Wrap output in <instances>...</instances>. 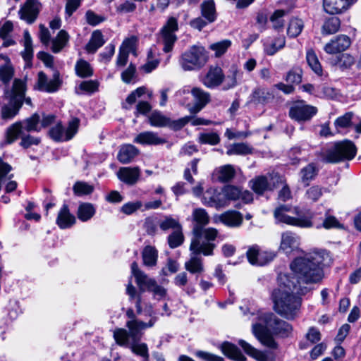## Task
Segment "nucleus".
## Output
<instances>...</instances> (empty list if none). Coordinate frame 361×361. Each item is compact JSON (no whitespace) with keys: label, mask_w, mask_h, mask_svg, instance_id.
Wrapping results in <instances>:
<instances>
[{"label":"nucleus","mask_w":361,"mask_h":361,"mask_svg":"<svg viewBox=\"0 0 361 361\" xmlns=\"http://www.w3.org/2000/svg\"><path fill=\"white\" fill-rule=\"evenodd\" d=\"M317 113V107L307 104L304 101L295 102L289 109V116L299 123L310 121Z\"/></svg>","instance_id":"obj_10"},{"label":"nucleus","mask_w":361,"mask_h":361,"mask_svg":"<svg viewBox=\"0 0 361 361\" xmlns=\"http://www.w3.org/2000/svg\"><path fill=\"white\" fill-rule=\"evenodd\" d=\"M15 75V69L12 63L8 60L4 64L0 65V82L4 85V89L11 87V81Z\"/></svg>","instance_id":"obj_31"},{"label":"nucleus","mask_w":361,"mask_h":361,"mask_svg":"<svg viewBox=\"0 0 361 361\" xmlns=\"http://www.w3.org/2000/svg\"><path fill=\"white\" fill-rule=\"evenodd\" d=\"M340 27V19L336 16L330 17L324 21L322 27V34L323 35H333L339 30Z\"/></svg>","instance_id":"obj_38"},{"label":"nucleus","mask_w":361,"mask_h":361,"mask_svg":"<svg viewBox=\"0 0 361 361\" xmlns=\"http://www.w3.org/2000/svg\"><path fill=\"white\" fill-rule=\"evenodd\" d=\"M224 196L226 207H227L231 201H235L240 199V190L233 185H226L222 188Z\"/></svg>","instance_id":"obj_52"},{"label":"nucleus","mask_w":361,"mask_h":361,"mask_svg":"<svg viewBox=\"0 0 361 361\" xmlns=\"http://www.w3.org/2000/svg\"><path fill=\"white\" fill-rule=\"evenodd\" d=\"M324 188L318 185H314L310 187L305 191V198L312 202H317L323 195Z\"/></svg>","instance_id":"obj_57"},{"label":"nucleus","mask_w":361,"mask_h":361,"mask_svg":"<svg viewBox=\"0 0 361 361\" xmlns=\"http://www.w3.org/2000/svg\"><path fill=\"white\" fill-rule=\"evenodd\" d=\"M105 44L104 35L99 30H94L86 44L85 49L88 53L94 54Z\"/></svg>","instance_id":"obj_32"},{"label":"nucleus","mask_w":361,"mask_h":361,"mask_svg":"<svg viewBox=\"0 0 361 361\" xmlns=\"http://www.w3.org/2000/svg\"><path fill=\"white\" fill-rule=\"evenodd\" d=\"M318 169L314 163H310L303 167L300 171L301 182L308 186L310 181L313 180L318 174Z\"/></svg>","instance_id":"obj_35"},{"label":"nucleus","mask_w":361,"mask_h":361,"mask_svg":"<svg viewBox=\"0 0 361 361\" xmlns=\"http://www.w3.org/2000/svg\"><path fill=\"white\" fill-rule=\"evenodd\" d=\"M356 154V147L350 140H345L334 143L322 154V160L326 163H337L345 159H352Z\"/></svg>","instance_id":"obj_5"},{"label":"nucleus","mask_w":361,"mask_h":361,"mask_svg":"<svg viewBox=\"0 0 361 361\" xmlns=\"http://www.w3.org/2000/svg\"><path fill=\"white\" fill-rule=\"evenodd\" d=\"M231 41L224 39L209 45V49L214 51L215 56L219 57L224 54L228 49L231 46Z\"/></svg>","instance_id":"obj_58"},{"label":"nucleus","mask_w":361,"mask_h":361,"mask_svg":"<svg viewBox=\"0 0 361 361\" xmlns=\"http://www.w3.org/2000/svg\"><path fill=\"white\" fill-rule=\"evenodd\" d=\"M198 141L201 144H208L216 145L220 142L219 135L214 132L200 133L198 137Z\"/></svg>","instance_id":"obj_60"},{"label":"nucleus","mask_w":361,"mask_h":361,"mask_svg":"<svg viewBox=\"0 0 361 361\" xmlns=\"http://www.w3.org/2000/svg\"><path fill=\"white\" fill-rule=\"evenodd\" d=\"M133 142L142 145H160L167 142L166 139L159 136L157 133L145 131L137 135Z\"/></svg>","instance_id":"obj_20"},{"label":"nucleus","mask_w":361,"mask_h":361,"mask_svg":"<svg viewBox=\"0 0 361 361\" xmlns=\"http://www.w3.org/2000/svg\"><path fill=\"white\" fill-rule=\"evenodd\" d=\"M61 83L60 73L58 71L55 70L54 71L52 78L50 80L43 71H40L37 74V80L34 85V89L41 92L53 93L58 91Z\"/></svg>","instance_id":"obj_11"},{"label":"nucleus","mask_w":361,"mask_h":361,"mask_svg":"<svg viewBox=\"0 0 361 361\" xmlns=\"http://www.w3.org/2000/svg\"><path fill=\"white\" fill-rule=\"evenodd\" d=\"M143 264L149 267L156 266L158 258L157 250L151 245L145 246L142 252Z\"/></svg>","instance_id":"obj_36"},{"label":"nucleus","mask_w":361,"mask_h":361,"mask_svg":"<svg viewBox=\"0 0 361 361\" xmlns=\"http://www.w3.org/2000/svg\"><path fill=\"white\" fill-rule=\"evenodd\" d=\"M126 316L128 320L126 322V326L128 329V331L123 328L116 329L114 331V338L116 343L120 345H128L129 338L134 341L138 340L142 336V330L154 326V319L148 322L140 321L137 318L132 308L126 310Z\"/></svg>","instance_id":"obj_3"},{"label":"nucleus","mask_w":361,"mask_h":361,"mask_svg":"<svg viewBox=\"0 0 361 361\" xmlns=\"http://www.w3.org/2000/svg\"><path fill=\"white\" fill-rule=\"evenodd\" d=\"M193 238L191 240L190 250L192 255L202 254L204 256H212L216 247L214 241L218 235V231L214 228H202L194 226L192 228Z\"/></svg>","instance_id":"obj_4"},{"label":"nucleus","mask_w":361,"mask_h":361,"mask_svg":"<svg viewBox=\"0 0 361 361\" xmlns=\"http://www.w3.org/2000/svg\"><path fill=\"white\" fill-rule=\"evenodd\" d=\"M116 12L120 16L134 13L137 9V5L131 0H124L116 5Z\"/></svg>","instance_id":"obj_53"},{"label":"nucleus","mask_w":361,"mask_h":361,"mask_svg":"<svg viewBox=\"0 0 361 361\" xmlns=\"http://www.w3.org/2000/svg\"><path fill=\"white\" fill-rule=\"evenodd\" d=\"M221 350L225 355L235 361L246 360V357L243 355L240 349L229 342H224L221 345Z\"/></svg>","instance_id":"obj_34"},{"label":"nucleus","mask_w":361,"mask_h":361,"mask_svg":"<svg viewBox=\"0 0 361 361\" xmlns=\"http://www.w3.org/2000/svg\"><path fill=\"white\" fill-rule=\"evenodd\" d=\"M285 44L286 39L283 36H279L274 39H267L264 42V50L267 55L272 56L283 48Z\"/></svg>","instance_id":"obj_30"},{"label":"nucleus","mask_w":361,"mask_h":361,"mask_svg":"<svg viewBox=\"0 0 361 361\" xmlns=\"http://www.w3.org/2000/svg\"><path fill=\"white\" fill-rule=\"evenodd\" d=\"M80 120L73 118L66 127L61 122L57 123L49 130V137L55 142H66L71 140L78 131Z\"/></svg>","instance_id":"obj_8"},{"label":"nucleus","mask_w":361,"mask_h":361,"mask_svg":"<svg viewBox=\"0 0 361 361\" xmlns=\"http://www.w3.org/2000/svg\"><path fill=\"white\" fill-rule=\"evenodd\" d=\"M148 119L152 126L159 128L169 127L173 130H178L190 121V118L185 116L176 121H172L160 111H155L148 116Z\"/></svg>","instance_id":"obj_9"},{"label":"nucleus","mask_w":361,"mask_h":361,"mask_svg":"<svg viewBox=\"0 0 361 361\" xmlns=\"http://www.w3.org/2000/svg\"><path fill=\"white\" fill-rule=\"evenodd\" d=\"M73 190L75 195L82 196L91 194L94 188L87 183L78 181L74 184Z\"/></svg>","instance_id":"obj_61"},{"label":"nucleus","mask_w":361,"mask_h":361,"mask_svg":"<svg viewBox=\"0 0 361 361\" xmlns=\"http://www.w3.org/2000/svg\"><path fill=\"white\" fill-rule=\"evenodd\" d=\"M23 123V129L27 132H39L41 130L40 126V116L38 114L35 113L30 117L25 119L21 122Z\"/></svg>","instance_id":"obj_42"},{"label":"nucleus","mask_w":361,"mask_h":361,"mask_svg":"<svg viewBox=\"0 0 361 361\" xmlns=\"http://www.w3.org/2000/svg\"><path fill=\"white\" fill-rule=\"evenodd\" d=\"M75 70L77 75L80 78H88L93 75V69L90 64L83 59H80L76 62Z\"/></svg>","instance_id":"obj_47"},{"label":"nucleus","mask_w":361,"mask_h":361,"mask_svg":"<svg viewBox=\"0 0 361 361\" xmlns=\"http://www.w3.org/2000/svg\"><path fill=\"white\" fill-rule=\"evenodd\" d=\"M330 260L329 252L314 250L304 257L295 258L290 264L289 274L279 276V286L271 293L274 310L286 319H293L301 305L296 295H305L310 291L308 284L322 281L324 272L321 267Z\"/></svg>","instance_id":"obj_1"},{"label":"nucleus","mask_w":361,"mask_h":361,"mask_svg":"<svg viewBox=\"0 0 361 361\" xmlns=\"http://www.w3.org/2000/svg\"><path fill=\"white\" fill-rule=\"evenodd\" d=\"M11 90L10 93L13 95H18L21 99L22 106L24 103L30 106H32V99L30 97H26L27 90L26 78H14L11 82V86L8 87Z\"/></svg>","instance_id":"obj_18"},{"label":"nucleus","mask_w":361,"mask_h":361,"mask_svg":"<svg viewBox=\"0 0 361 361\" xmlns=\"http://www.w3.org/2000/svg\"><path fill=\"white\" fill-rule=\"evenodd\" d=\"M275 178H279V175L274 172L264 176H258L250 180L249 185L257 195H263L265 191L273 190L274 183L271 181Z\"/></svg>","instance_id":"obj_14"},{"label":"nucleus","mask_w":361,"mask_h":361,"mask_svg":"<svg viewBox=\"0 0 361 361\" xmlns=\"http://www.w3.org/2000/svg\"><path fill=\"white\" fill-rule=\"evenodd\" d=\"M238 344L247 355L257 361H276L275 355L271 353L259 351L243 340H240Z\"/></svg>","instance_id":"obj_21"},{"label":"nucleus","mask_w":361,"mask_h":361,"mask_svg":"<svg viewBox=\"0 0 361 361\" xmlns=\"http://www.w3.org/2000/svg\"><path fill=\"white\" fill-rule=\"evenodd\" d=\"M7 87L4 90V97L8 101V104H4L1 109L2 119L8 121L13 119L17 116L22 108L21 99L18 95H13Z\"/></svg>","instance_id":"obj_12"},{"label":"nucleus","mask_w":361,"mask_h":361,"mask_svg":"<svg viewBox=\"0 0 361 361\" xmlns=\"http://www.w3.org/2000/svg\"><path fill=\"white\" fill-rule=\"evenodd\" d=\"M193 219L197 224L195 226H200L202 228L207 225L209 221V217L205 209L202 208L195 209L192 212Z\"/></svg>","instance_id":"obj_59"},{"label":"nucleus","mask_w":361,"mask_h":361,"mask_svg":"<svg viewBox=\"0 0 361 361\" xmlns=\"http://www.w3.org/2000/svg\"><path fill=\"white\" fill-rule=\"evenodd\" d=\"M135 282L139 288L140 293H143L152 288L156 281L142 272L140 273L137 277L135 278Z\"/></svg>","instance_id":"obj_48"},{"label":"nucleus","mask_w":361,"mask_h":361,"mask_svg":"<svg viewBox=\"0 0 361 361\" xmlns=\"http://www.w3.org/2000/svg\"><path fill=\"white\" fill-rule=\"evenodd\" d=\"M69 39V35L66 31L61 30L52 41L51 51L59 53L66 45Z\"/></svg>","instance_id":"obj_44"},{"label":"nucleus","mask_w":361,"mask_h":361,"mask_svg":"<svg viewBox=\"0 0 361 361\" xmlns=\"http://www.w3.org/2000/svg\"><path fill=\"white\" fill-rule=\"evenodd\" d=\"M253 152V148L247 143H235L232 145L227 150L228 155H247Z\"/></svg>","instance_id":"obj_45"},{"label":"nucleus","mask_w":361,"mask_h":361,"mask_svg":"<svg viewBox=\"0 0 361 361\" xmlns=\"http://www.w3.org/2000/svg\"><path fill=\"white\" fill-rule=\"evenodd\" d=\"M355 63V59L348 54H342L337 56L335 64L340 68L347 69L350 68Z\"/></svg>","instance_id":"obj_62"},{"label":"nucleus","mask_w":361,"mask_h":361,"mask_svg":"<svg viewBox=\"0 0 361 361\" xmlns=\"http://www.w3.org/2000/svg\"><path fill=\"white\" fill-rule=\"evenodd\" d=\"M202 203L209 207L216 209L226 207V202L223 190L215 188H208L204 193L202 199Z\"/></svg>","instance_id":"obj_16"},{"label":"nucleus","mask_w":361,"mask_h":361,"mask_svg":"<svg viewBox=\"0 0 361 361\" xmlns=\"http://www.w3.org/2000/svg\"><path fill=\"white\" fill-rule=\"evenodd\" d=\"M178 29V20L174 17H170L161 30L162 41L164 43L163 51L170 52L177 40L175 32Z\"/></svg>","instance_id":"obj_13"},{"label":"nucleus","mask_w":361,"mask_h":361,"mask_svg":"<svg viewBox=\"0 0 361 361\" xmlns=\"http://www.w3.org/2000/svg\"><path fill=\"white\" fill-rule=\"evenodd\" d=\"M184 235L183 233L182 226L173 231L167 238L169 246L171 249L180 246L184 242Z\"/></svg>","instance_id":"obj_49"},{"label":"nucleus","mask_w":361,"mask_h":361,"mask_svg":"<svg viewBox=\"0 0 361 361\" xmlns=\"http://www.w3.org/2000/svg\"><path fill=\"white\" fill-rule=\"evenodd\" d=\"M250 98V102L254 104H266L274 99V95L270 90L266 87H257L253 90Z\"/></svg>","instance_id":"obj_24"},{"label":"nucleus","mask_w":361,"mask_h":361,"mask_svg":"<svg viewBox=\"0 0 361 361\" xmlns=\"http://www.w3.org/2000/svg\"><path fill=\"white\" fill-rule=\"evenodd\" d=\"M355 0H324V11L329 14L341 13L345 11Z\"/></svg>","instance_id":"obj_23"},{"label":"nucleus","mask_w":361,"mask_h":361,"mask_svg":"<svg viewBox=\"0 0 361 361\" xmlns=\"http://www.w3.org/2000/svg\"><path fill=\"white\" fill-rule=\"evenodd\" d=\"M158 225L160 229L164 232L170 229L173 231L182 226L178 219H174L170 215L164 216L162 219L158 221Z\"/></svg>","instance_id":"obj_43"},{"label":"nucleus","mask_w":361,"mask_h":361,"mask_svg":"<svg viewBox=\"0 0 361 361\" xmlns=\"http://www.w3.org/2000/svg\"><path fill=\"white\" fill-rule=\"evenodd\" d=\"M292 213L295 214V216H290L286 213H279V212H274V216L278 222L290 226L300 228H311L314 226L313 216L310 209L302 210L295 207L293 208Z\"/></svg>","instance_id":"obj_7"},{"label":"nucleus","mask_w":361,"mask_h":361,"mask_svg":"<svg viewBox=\"0 0 361 361\" xmlns=\"http://www.w3.org/2000/svg\"><path fill=\"white\" fill-rule=\"evenodd\" d=\"M235 169L232 165L228 164L219 169L218 179L221 183H227L231 181L235 177Z\"/></svg>","instance_id":"obj_54"},{"label":"nucleus","mask_w":361,"mask_h":361,"mask_svg":"<svg viewBox=\"0 0 361 361\" xmlns=\"http://www.w3.org/2000/svg\"><path fill=\"white\" fill-rule=\"evenodd\" d=\"M117 176L122 182L133 185L139 180L140 170L138 167H121L118 170Z\"/></svg>","instance_id":"obj_22"},{"label":"nucleus","mask_w":361,"mask_h":361,"mask_svg":"<svg viewBox=\"0 0 361 361\" xmlns=\"http://www.w3.org/2000/svg\"><path fill=\"white\" fill-rule=\"evenodd\" d=\"M139 153V150L134 145L130 144L121 146L117 155L118 160L123 164L130 163Z\"/></svg>","instance_id":"obj_28"},{"label":"nucleus","mask_w":361,"mask_h":361,"mask_svg":"<svg viewBox=\"0 0 361 361\" xmlns=\"http://www.w3.org/2000/svg\"><path fill=\"white\" fill-rule=\"evenodd\" d=\"M306 60L310 68L318 75H322V68L319 59L312 49H310L306 54Z\"/></svg>","instance_id":"obj_51"},{"label":"nucleus","mask_w":361,"mask_h":361,"mask_svg":"<svg viewBox=\"0 0 361 361\" xmlns=\"http://www.w3.org/2000/svg\"><path fill=\"white\" fill-rule=\"evenodd\" d=\"M219 219L224 224L230 227H237L243 222L242 214L236 211L229 210L221 214Z\"/></svg>","instance_id":"obj_29"},{"label":"nucleus","mask_w":361,"mask_h":361,"mask_svg":"<svg viewBox=\"0 0 361 361\" xmlns=\"http://www.w3.org/2000/svg\"><path fill=\"white\" fill-rule=\"evenodd\" d=\"M208 60L206 50L201 46H192L181 55L180 65L184 71H194L203 67Z\"/></svg>","instance_id":"obj_6"},{"label":"nucleus","mask_w":361,"mask_h":361,"mask_svg":"<svg viewBox=\"0 0 361 361\" xmlns=\"http://www.w3.org/2000/svg\"><path fill=\"white\" fill-rule=\"evenodd\" d=\"M224 78L223 71L219 66H211L202 82L207 87L213 89L219 86Z\"/></svg>","instance_id":"obj_19"},{"label":"nucleus","mask_w":361,"mask_h":361,"mask_svg":"<svg viewBox=\"0 0 361 361\" xmlns=\"http://www.w3.org/2000/svg\"><path fill=\"white\" fill-rule=\"evenodd\" d=\"M303 27L304 23L302 20L299 18H293L290 20L288 27V35L290 37H296L301 33Z\"/></svg>","instance_id":"obj_56"},{"label":"nucleus","mask_w":361,"mask_h":361,"mask_svg":"<svg viewBox=\"0 0 361 361\" xmlns=\"http://www.w3.org/2000/svg\"><path fill=\"white\" fill-rule=\"evenodd\" d=\"M95 214V209L90 203H82L78 209V217L82 221L90 220Z\"/></svg>","instance_id":"obj_46"},{"label":"nucleus","mask_w":361,"mask_h":361,"mask_svg":"<svg viewBox=\"0 0 361 361\" xmlns=\"http://www.w3.org/2000/svg\"><path fill=\"white\" fill-rule=\"evenodd\" d=\"M41 9V4L38 0H26L18 11L21 20L28 24H32L38 17Z\"/></svg>","instance_id":"obj_15"},{"label":"nucleus","mask_w":361,"mask_h":361,"mask_svg":"<svg viewBox=\"0 0 361 361\" xmlns=\"http://www.w3.org/2000/svg\"><path fill=\"white\" fill-rule=\"evenodd\" d=\"M197 255H192L190 259L185 263L186 270L191 274H201L204 271L202 259Z\"/></svg>","instance_id":"obj_39"},{"label":"nucleus","mask_w":361,"mask_h":361,"mask_svg":"<svg viewBox=\"0 0 361 361\" xmlns=\"http://www.w3.org/2000/svg\"><path fill=\"white\" fill-rule=\"evenodd\" d=\"M99 82L96 80L82 81L78 86V88L82 92L92 94L98 90Z\"/></svg>","instance_id":"obj_64"},{"label":"nucleus","mask_w":361,"mask_h":361,"mask_svg":"<svg viewBox=\"0 0 361 361\" xmlns=\"http://www.w3.org/2000/svg\"><path fill=\"white\" fill-rule=\"evenodd\" d=\"M350 44L351 40L348 35H339L326 44L324 49L327 54H334L345 51Z\"/></svg>","instance_id":"obj_17"},{"label":"nucleus","mask_w":361,"mask_h":361,"mask_svg":"<svg viewBox=\"0 0 361 361\" xmlns=\"http://www.w3.org/2000/svg\"><path fill=\"white\" fill-rule=\"evenodd\" d=\"M23 123L21 121L16 122L9 126L6 132V143L11 144L18 139L19 135H23Z\"/></svg>","instance_id":"obj_40"},{"label":"nucleus","mask_w":361,"mask_h":361,"mask_svg":"<svg viewBox=\"0 0 361 361\" xmlns=\"http://www.w3.org/2000/svg\"><path fill=\"white\" fill-rule=\"evenodd\" d=\"M243 73L237 69L235 67H232L230 70V74L227 75L226 85L224 87V90H228L235 87L238 84V80L241 79Z\"/></svg>","instance_id":"obj_55"},{"label":"nucleus","mask_w":361,"mask_h":361,"mask_svg":"<svg viewBox=\"0 0 361 361\" xmlns=\"http://www.w3.org/2000/svg\"><path fill=\"white\" fill-rule=\"evenodd\" d=\"M140 338L137 341H134L132 338H128V344L125 346H130L132 351L137 355L142 357L145 361H149V354L147 345L145 343H139L140 341Z\"/></svg>","instance_id":"obj_41"},{"label":"nucleus","mask_w":361,"mask_h":361,"mask_svg":"<svg viewBox=\"0 0 361 361\" xmlns=\"http://www.w3.org/2000/svg\"><path fill=\"white\" fill-rule=\"evenodd\" d=\"M191 94L195 99V105L190 111L192 113H197L202 109L210 101V94L199 87H194L191 90Z\"/></svg>","instance_id":"obj_25"},{"label":"nucleus","mask_w":361,"mask_h":361,"mask_svg":"<svg viewBox=\"0 0 361 361\" xmlns=\"http://www.w3.org/2000/svg\"><path fill=\"white\" fill-rule=\"evenodd\" d=\"M298 245V238L291 232H285L281 235L280 248L286 253L290 252Z\"/></svg>","instance_id":"obj_33"},{"label":"nucleus","mask_w":361,"mask_h":361,"mask_svg":"<svg viewBox=\"0 0 361 361\" xmlns=\"http://www.w3.org/2000/svg\"><path fill=\"white\" fill-rule=\"evenodd\" d=\"M353 117V112H347L344 115L339 116L334 121L336 128L339 129L350 127L352 125Z\"/></svg>","instance_id":"obj_63"},{"label":"nucleus","mask_w":361,"mask_h":361,"mask_svg":"<svg viewBox=\"0 0 361 361\" xmlns=\"http://www.w3.org/2000/svg\"><path fill=\"white\" fill-rule=\"evenodd\" d=\"M56 223L61 229L68 228L75 224V217L71 214L67 204H63L59 210Z\"/></svg>","instance_id":"obj_26"},{"label":"nucleus","mask_w":361,"mask_h":361,"mask_svg":"<svg viewBox=\"0 0 361 361\" xmlns=\"http://www.w3.org/2000/svg\"><path fill=\"white\" fill-rule=\"evenodd\" d=\"M313 216L312 220L314 221V226L317 228L324 227L326 229H330L333 228H340L341 224L337 220V219L331 215H327L326 214L323 216H321L317 217V215L312 212Z\"/></svg>","instance_id":"obj_27"},{"label":"nucleus","mask_w":361,"mask_h":361,"mask_svg":"<svg viewBox=\"0 0 361 361\" xmlns=\"http://www.w3.org/2000/svg\"><path fill=\"white\" fill-rule=\"evenodd\" d=\"M260 320L264 323L266 326L262 324H255L252 325V332L260 343L268 348L276 349L278 345L273 337L269 334L267 327L274 335L281 338L288 337L292 334V326L288 322L279 319L273 313L261 314Z\"/></svg>","instance_id":"obj_2"},{"label":"nucleus","mask_w":361,"mask_h":361,"mask_svg":"<svg viewBox=\"0 0 361 361\" xmlns=\"http://www.w3.org/2000/svg\"><path fill=\"white\" fill-rule=\"evenodd\" d=\"M24 51H22L21 55L23 59L30 62L33 58V49L32 37L27 30L24 32Z\"/></svg>","instance_id":"obj_50"},{"label":"nucleus","mask_w":361,"mask_h":361,"mask_svg":"<svg viewBox=\"0 0 361 361\" xmlns=\"http://www.w3.org/2000/svg\"><path fill=\"white\" fill-rule=\"evenodd\" d=\"M202 16L208 20L209 23H213L216 19V12L215 4L213 0L204 1L201 6Z\"/></svg>","instance_id":"obj_37"}]
</instances>
